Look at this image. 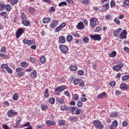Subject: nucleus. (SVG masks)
<instances>
[{
    "instance_id": "1",
    "label": "nucleus",
    "mask_w": 129,
    "mask_h": 129,
    "mask_svg": "<svg viewBox=\"0 0 129 129\" xmlns=\"http://www.w3.org/2000/svg\"><path fill=\"white\" fill-rule=\"evenodd\" d=\"M70 110L73 114H77V115H79V114H80V109L77 107L71 106Z\"/></svg>"
},
{
    "instance_id": "2",
    "label": "nucleus",
    "mask_w": 129,
    "mask_h": 129,
    "mask_svg": "<svg viewBox=\"0 0 129 129\" xmlns=\"http://www.w3.org/2000/svg\"><path fill=\"white\" fill-rule=\"evenodd\" d=\"M59 48L63 54H66L68 52V47L66 45H64L63 44H60L59 46Z\"/></svg>"
},
{
    "instance_id": "3",
    "label": "nucleus",
    "mask_w": 129,
    "mask_h": 129,
    "mask_svg": "<svg viewBox=\"0 0 129 129\" xmlns=\"http://www.w3.org/2000/svg\"><path fill=\"white\" fill-rule=\"evenodd\" d=\"M74 84L75 85H78L79 84V86H81V87H83L85 85L84 82L79 79H76L74 81Z\"/></svg>"
},
{
    "instance_id": "4",
    "label": "nucleus",
    "mask_w": 129,
    "mask_h": 129,
    "mask_svg": "<svg viewBox=\"0 0 129 129\" xmlns=\"http://www.w3.org/2000/svg\"><path fill=\"white\" fill-rule=\"evenodd\" d=\"M66 89H67V86L62 85L56 87L54 89V91H55L56 92H62V91H64V90Z\"/></svg>"
},
{
    "instance_id": "5",
    "label": "nucleus",
    "mask_w": 129,
    "mask_h": 129,
    "mask_svg": "<svg viewBox=\"0 0 129 129\" xmlns=\"http://www.w3.org/2000/svg\"><path fill=\"white\" fill-rule=\"evenodd\" d=\"M93 124L98 129H102L103 128V124H101V122L99 120H95L93 121Z\"/></svg>"
},
{
    "instance_id": "6",
    "label": "nucleus",
    "mask_w": 129,
    "mask_h": 129,
    "mask_svg": "<svg viewBox=\"0 0 129 129\" xmlns=\"http://www.w3.org/2000/svg\"><path fill=\"white\" fill-rule=\"evenodd\" d=\"M1 68H2V69H3V70H5V69L7 71V72H8L10 74H12V73H13V70H12V69H11V68H10L9 67V66L7 64H3L1 65Z\"/></svg>"
},
{
    "instance_id": "7",
    "label": "nucleus",
    "mask_w": 129,
    "mask_h": 129,
    "mask_svg": "<svg viewBox=\"0 0 129 129\" xmlns=\"http://www.w3.org/2000/svg\"><path fill=\"white\" fill-rule=\"evenodd\" d=\"M58 24H59V21L57 20H54L52 21L51 23L49 25V27L51 29H55V27H56L57 26H58Z\"/></svg>"
},
{
    "instance_id": "8",
    "label": "nucleus",
    "mask_w": 129,
    "mask_h": 129,
    "mask_svg": "<svg viewBox=\"0 0 129 129\" xmlns=\"http://www.w3.org/2000/svg\"><path fill=\"white\" fill-rule=\"evenodd\" d=\"M90 21V26H91L93 28L96 27V25H97L96 23H97V18H91Z\"/></svg>"
},
{
    "instance_id": "9",
    "label": "nucleus",
    "mask_w": 129,
    "mask_h": 129,
    "mask_svg": "<svg viewBox=\"0 0 129 129\" xmlns=\"http://www.w3.org/2000/svg\"><path fill=\"white\" fill-rule=\"evenodd\" d=\"M65 27H66V23L65 22H63L55 28V32L56 33H58V32H60V31H61L62 29L65 28Z\"/></svg>"
},
{
    "instance_id": "10",
    "label": "nucleus",
    "mask_w": 129,
    "mask_h": 129,
    "mask_svg": "<svg viewBox=\"0 0 129 129\" xmlns=\"http://www.w3.org/2000/svg\"><path fill=\"white\" fill-rule=\"evenodd\" d=\"M23 33H24V29L23 28H19L17 31L16 33V36L17 39H19L21 36L23 34Z\"/></svg>"
},
{
    "instance_id": "11",
    "label": "nucleus",
    "mask_w": 129,
    "mask_h": 129,
    "mask_svg": "<svg viewBox=\"0 0 129 129\" xmlns=\"http://www.w3.org/2000/svg\"><path fill=\"white\" fill-rule=\"evenodd\" d=\"M90 38L94 40V41H100L101 40V36L99 34L91 35Z\"/></svg>"
},
{
    "instance_id": "12",
    "label": "nucleus",
    "mask_w": 129,
    "mask_h": 129,
    "mask_svg": "<svg viewBox=\"0 0 129 129\" xmlns=\"http://www.w3.org/2000/svg\"><path fill=\"white\" fill-rule=\"evenodd\" d=\"M126 35H127V32H126V30H123L119 35L120 39H126Z\"/></svg>"
},
{
    "instance_id": "13",
    "label": "nucleus",
    "mask_w": 129,
    "mask_h": 129,
    "mask_svg": "<svg viewBox=\"0 0 129 129\" xmlns=\"http://www.w3.org/2000/svg\"><path fill=\"white\" fill-rule=\"evenodd\" d=\"M23 42L28 46H31V45H34L35 44V41L34 40L24 39Z\"/></svg>"
},
{
    "instance_id": "14",
    "label": "nucleus",
    "mask_w": 129,
    "mask_h": 129,
    "mask_svg": "<svg viewBox=\"0 0 129 129\" xmlns=\"http://www.w3.org/2000/svg\"><path fill=\"white\" fill-rule=\"evenodd\" d=\"M122 67H123V64L121 62H120L118 63V64H117L114 67V68H118V69H116V70L117 71V72L119 71H120L121 70Z\"/></svg>"
},
{
    "instance_id": "15",
    "label": "nucleus",
    "mask_w": 129,
    "mask_h": 129,
    "mask_svg": "<svg viewBox=\"0 0 129 129\" xmlns=\"http://www.w3.org/2000/svg\"><path fill=\"white\" fill-rule=\"evenodd\" d=\"M7 114L9 117H12L13 115L18 114V112H15L13 110H10L8 112Z\"/></svg>"
},
{
    "instance_id": "16",
    "label": "nucleus",
    "mask_w": 129,
    "mask_h": 129,
    "mask_svg": "<svg viewBox=\"0 0 129 129\" xmlns=\"http://www.w3.org/2000/svg\"><path fill=\"white\" fill-rule=\"evenodd\" d=\"M106 97V93L103 92L100 93L97 97V98H99V99H102L103 98H105Z\"/></svg>"
},
{
    "instance_id": "17",
    "label": "nucleus",
    "mask_w": 129,
    "mask_h": 129,
    "mask_svg": "<svg viewBox=\"0 0 129 129\" xmlns=\"http://www.w3.org/2000/svg\"><path fill=\"white\" fill-rule=\"evenodd\" d=\"M117 127V121L114 120L110 127V129H115Z\"/></svg>"
},
{
    "instance_id": "18",
    "label": "nucleus",
    "mask_w": 129,
    "mask_h": 129,
    "mask_svg": "<svg viewBox=\"0 0 129 129\" xmlns=\"http://www.w3.org/2000/svg\"><path fill=\"white\" fill-rule=\"evenodd\" d=\"M77 29H78V30H83V29H84V27L83 26V22H81L79 23L77 26Z\"/></svg>"
},
{
    "instance_id": "19",
    "label": "nucleus",
    "mask_w": 129,
    "mask_h": 129,
    "mask_svg": "<svg viewBox=\"0 0 129 129\" xmlns=\"http://www.w3.org/2000/svg\"><path fill=\"white\" fill-rule=\"evenodd\" d=\"M121 30H122V29L119 28H118L117 29L114 30V36L116 37L118 35V34H119V33H120V32H121Z\"/></svg>"
},
{
    "instance_id": "20",
    "label": "nucleus",
    "mask_w": 129,
    "mask_h": 129,
    "mask_svg": "<svg viewBox=\"0 0 129 129\" xmlns=\"http://www.w3.org/2000/svg\"><path fill=\"white\" fill-rule=\"evenodd\" d=\"M21 121H22V119H21V118H18L16 120V122L15 123V125L14 126V127H19V124H20V122H21Z\"/></svg>"
},
{
    "instance_id": "21",
    "label": "nucleus",
    "mask_w": 129,
    "mask_h": 129,
    "mask_svg": "<svg viewBox=\"0 0 129 129\" xmlns=\"http://www.w3.org/2000/svg\"><path fill=\"white\" fill-rule=\"evenodd\" d=\"M56 102L57 103H59L60 104H63L65 102V101L63 99L60 98L59 97H57L56 98Z\"/></svg>"
},
{
    "instance_id": "22",
    "label": "nucleus",
    "mask_w": 129,
    "mask_h": 129,
    "mask_svg": "<svg viewBox=\"0 0 129 129\" xmlns=\"http://www.w3.org/2000/svg\"><path fill=\"white\" fill-rule=\"evenodd\" d=\"M42 22L43 24H48L51 22V18L49 17L45 18L43 19Z\"/></svg>"
},
{
    "instance_id": "23",
    "label": "nucleus",
    "mask_w": 129,
    "mask_h": 129,
    "mask_svg": "<svg viewBox=\"0 0 129 129\" xmlns=\"http://www.w3.org/2000/svg\"><path fill=\"white\" fill-rule=\"evenodd\" d=\"M59 42L60 44H64L66 42V39H65V37L64 36H60L59 38Z\"/></svg>"
},
{
    "instance_id": "24",
    "label": "nucleus",
    "mask_w": 129,
    "mask_h": 129,
    "mask_svg": "<svg viewBox=\"0 0 129 129\" xmlns=\"http://www.w3.org/2000/svg\"><path fill=\"white\" fill-rule=\"evenodd\" d=\"M30 76L32 77V78H37V71L33 70V71L31 73Z\"/></svg>"
},
{
    "instance_id": "25",
    "label": "nucleus",
    "mask_w": 129,
    "mask_h": 129,
    "mask_svg": "<svg viewBox=\"0 0 129 129\" xmlns=\"http://www.w3.org/2000/svg\"><path fill=\"white\" fill-rule=\"evenodd\" d=\"M22 23L24 26H26V27H28V26H30V21H28V19L23 20V21H22Z\"/></svg>"
},
{
    "instance_id": "26",
    "label": "nucleus",
    "mask_w": 129,
    "mask_h": 129,
    "mask_svg": "<svg viewBox=\"0 0 129 129\" xmlns=\"http://www.w3.org/2000/svg\"><path fill=\"white\" fill-rule=\"evenodd\" d=\"M21 19L22 22H23L25 20H28V17H26V15H25V13H21Z\"/></svg>"
},
{
    "instance_id": "27",
    "label": "nucleus",
    "mask_w": 129,
    "mask_h": 129,
    "mask_svg": "<svg viewBox=\"0 0 129 129\" xmlns=\"http://www.w3.org/2000/svg\"><path fill=\"white\" fill-rule=\"evenodd\" d=\"M20 65L21 67H24L25 68H26V67L29 66V63L26 61H22L21 62Z\"/></svg>"
},
{
    "instance_id": "28",
    "label": "nucleus",
    "mask_w": 129,
    "mask_h": 129,
    "mask_svg": "<svg viewBox=\"0 0 129 129\" xmlns=\"http://www.w3.org/2000/svg\"><path fill=\"white\" fill-rule=\"evenodd\" d=\"M45 123H46V124H47V125L50 126L51 125H54V122L53 121H51V120H46L45 121Z\"/></svg>"
},
{
    "instance_id": "29",
    "label": "nucleus",
    "mask_w": 129,
    "mask_h": 129,
    "mask_svg": "<svg viewBox=\"0 0 129 129\" xmlns=\"http://www.w3.org/2000/svg\"><path fill=\"white\" fill-rule=\"evenodd\" d=\"M127 87V85L125 84H121L120 85V88L121 90H125Z\"/></svg>"
},
{
    "instance_id": "30",
    "label": "nucleus",
    "mask_w": 129,
    "mask_h": 129,
    "mask_svg": "<svg viewBox=\"0 0 129 129\" xmlns=\"http://www.w3.org/2000/svg\"><path fill=\"white\" fill-rule=\"evenodd\" d=\"M78 119V117H77V116H71L69 117V120L70 121H77Z\"/></svg>"
},
{
    "instance_id": "31",
    "label": "nucleus",
    "mask_w": 129,
    "mask_h": 129,
    "mask_svg": "<svg viewBox=\"0 0 129 129\" xmlns=\"http://www.w3.org/2000/svg\"><path fill=\"white\" fill-rule=\"evenodd\" d=\"M5 8L7 12H11V10H12V6H11L10 4H7L5 6Z\"/></svg>"
},
{
    "instance_id": "32",
    "label": "nucleus",
    "mask_w": 129,
    "mask_h": 129,
    "mask_svg": "<svg viewBox=\"0 0 129 129\" xmlns=\"http://www.w3.org/2000/svg\"><path fill=\"white\" fill-rule=\"evenodd\" d=\"M40 61L41 63H46V57L45 56H41L40 58Z\"/></svg>"
},
{
    "instance_id": "33",
    "label": "nucleus",
    "mask_w": 129,
    "mask_h": 129,
    "mask_svg": "<svg viewBox=\"0 0 129 129\" xmlns=\"http://www.w3.org/2000/svg\"><path fill=\"white\" fill-rule=\"evenodd\" d=\"M13 100H18L19 99V94L17 93H14L13 96Z\"/></svg>"
},
{
    "instance_id": "34",
    "label": "nucleus",
    "mask_w": 129,
    "mask_h": 129,
    "mask_svg": "<svg viewBox=\"0 0 129 129\" xmlns=\"http://www.w3.org/2000/svg\"><path fill=\"white\" fill-rule=\"evenodd\" d=\"M44 96L45 98H48V97H49V90L48 89H45Z\"/></svg>"
},
{
    "instance_id": "35",
    "label": "nucleus",
    "mask_w": 129,
    "mask_h": 129,
    "mask_svg": "<svg viewBox=\"0 0 129 129\" xmlns=\"http://www.w3.org/2000/svg\"><path fill=\"white\" fill-rule=\"evenodd\" d=\"M109 57H111L112 58H114L116 56V52L115 51H113L112 52L109 53Z\"/></svg>"
},
{
    "instance_id": "36",
    "label": "nucleus",
    "mask_w": 129,
    "mask_h": 129,
    "mask_svg": "<svg viewBox=\"0 0 129 129\" xmlns=\"http://www.w3.org/2000/svg\"><path fill=\"white\" fill-rule=\"evenodd\" d=\"M108 3H107L104 5H103L102 6V10H103V11H107V10H108Z\"/></svg>"
},
{
    "instance_id": "37",
    "label": "nucleus",
    "mask_w": 129,
    "mask_h": 129,
    "mask_svg": "<svg viewBox=\"0 0 129 129\" xmlns=\"http://www.w3.org/2000/svg\"><path fill=\"white\" fill-rule=\"evenodd\" d=\"M117 115H118V113L117 112L111 113L110 115V117H117Z\"/></svg>"
},
{
    "instance_id": "38",
    "label": "nucleus",
    "mask_w": 129,
    "mask_h": 129,
    "mask_svg": "<svg viewBox=\"0 0 129 129\" xmlns=\"http://www.w3.org/2000/svg\"><path fill=\"white\" fill-rule=\"evenodd\" d=\"M19 0H10L11 5L12 6H15L16 4H18Z\"/></svg>"
},
{
    "instance_id": "39",
    "label": "nucleus",
    "mask_w": 129,
    "mask_h": 129,
    "mask_svg": "<svg viewBox=\"0 0 129 129\" xmlns=\"http://www.w3.org/2000/svg\"><path fill=\"white\" fill-rule=\"evenodd\" d=\"M66 123L64 120H59L58 121V125H65Z\"/></svg>"
},
{
    "instance_id": "40",
    "label": "nucleus",
    "mask_w": 129,
    "mask_h": 129,
    "mask_svg": "<svg viewBox=\"0 0 129 129\" xmlns=\"http://www.w3.org/2000/svg\"><path fill=\"white\" fill-rule=\"evenodd\" d=\"M78 68L75 66H70V70L71 71H75V70H77Z\"/></svg>"
},
{
    "instance_id": "41",
    "label": "nucleus",
    "mask_w": 129,
    "mask_h": 129,
    "mask_svg": "<svg viewBox=\"0 0 129 129\" xmlns=\"http://www.w3.org/2000/svg\"><path fill=\"white\" fill-rule=\"evenodd\" d=\"M72 40H73V37L72 35H70L67 37V40L68 42H71Z\"/></svg>"
},
{
    "instance_id": "42",
    "label": "nucleus",
    "mask_w": 129,
    "mask_h": 129,
    "mask_svg": "<svg viewBox=\"0 0 129 129\" xmlns=\"http://www.w3.org/2000/svg\"><path fill=\"white\" fill-rule=\"evenodd\" d=\"M49 103L51 104H54L55 103V98H50L48 100Z\"/></svg>"
},
{
    "instance_id": "43",
    "label": "nucleus",
    "mask_w": 129,
    "mask_h": 129,
    "mask_svg": "<svg viewBox=\"0 0 129 129\" xmlns=\"http://www.w3.org/2000/svg\"><path fill=\"white\" fill-rule=\"evenodd\" d=\"M6 9V5L1 4H0V12L4 11Z\"/></svg>"
},
{
    "instance_id": "44",
    "label": "nucleus",
    "mask_w": 129,
    "mask_h": 129,
    "mask_svg": "<svg viewBox=\"0 0 129 129\" xmlns=\"http://www.w3.org/2000/svg\"><path fill=\"white\" fill-rule=\"evenodd\" d=\"M128 79H129L128 75H125L123 77H122V80L123 81H126V80H127Z\"/></svg>"
},
{
    "instance_id": "45",
    "label": "nucleus",
    "mask_w": 129,
    "mask_h": 129,
    "mask_svg": "<svg viewBox=\"0 0 129 129\" xmlns=\"http://www.w3.org/2000/svg\"><path fill=\"white\" fill-rule=\"evenodd\" d=\"M36 12V10L34 8H29V13L30 14H34Z\"/></svg>"
},
{
    "instance_id": "46",
    "label": "nucleus",
    "mask_w": 129,
    "mask_h": 129,
    "mask_svg": "<svg viewBox=\"0 0 129 129\" xmlns=\"http://www.w3.org/2000/svg\"><path fill=\"white\" fill-rule=\"evenodd\" d=\"M114 22L115 23V24H117V25H119L120 24V21H119V20H118V18H115L114 19Z\"/></svg>"
},
{
    "instance_id": "47",
    "label": "nucleus",
    "mask_w": 129,
    "mask_h": 129,
    "mask_svg": "<svg viewBox=\"0 0 129 129\" xmlns=\"http://www.w3.org/2000/svg\"><path fill=\"white\" fill-rule=\"evenodd\" d=\"M24 75H25V72H20L17 74V76L19 77H22V76H24Z\"/></svg>"
},
{
    "instance_id": "48",
    "label": "nucleus",
    "mask_w": 129,
    "mask_h": 129,
    "mask_svg": "<svg viewBox=\"0 0 129 129\" xmlns=\"http://www.w3.org/2000/svg\"><path fill=\"white\" fill-rule=\"evenodd\" d=\"M58 6L59 7H62L63 6H67V3L66 2H60Z\"/></svg>"
},
{
    "instance_id": "49",
    "label": "nucleus",
    "mask_w": 129,
    "mask_h": 129,
    "mask_svg": "<svg viewBox=\"0 0 129 129\" xmlns=\"http://www.w3.org/2000/svg\"><path fill=\"white\" fill-rule=\"evenodd\" d=\"M78 75L80 76H82V75H84V72L82 70H80L78 72Z\"/></svg>"
},
{
    "instance_id": "50",
    "label": "nucleus",
    "mask_w": 129,
    "mask_h": 129,
    "mask_svg": "<svg viewBox=\"0 0 129 129\" xmlns=\"http://www.w3.org/2000/svg\"><path fill=\"white\" fill-rule=\"evenodd\" d=\"M83 42H84V43H88V41H89V38L88 37H84L83 39Z\"/></svg>"
},
{
    "instance_id": "51",
    "label": "nucleus",
    "mask_w": 129,
    "mask_h": 129,
    "mask_svg": "<svg viewBox=\"0 0 129 129\" xmlns=\"http://www.w3.org/2000/svg\"><path fill=\"white\" fill-rule=\"evenodd\" d=\"M21 71H23V68H17L16 69V72H17V73H20Z\"/></svg>"
},
{
    "instance_id": "52",
    "label": "nucleus",
    "mask_w": 129,
    "mask_h": 129,
    "mask_svg": "<svg viewBox=\"0 0 129 129\" xmlns=\"http://www.w3.org/2000/svg\"><path fill=\"white\" fill-rule=\"evenodd\" d=\"M1 52L2 53H6V52H7V49H6V46H4L3 48H1Z\"/></svg>"
},
{
    "instance_id": "53",
    "label": "nucleus",
    "mask_w": 129,
    "mask_h": 129,
    "mask_svg": "<svg viewBox=\"0 0 129 129\" xmlns=\"http://www.w3.org/2000/svg\"><path fill=\"white\" fill-rule=\"evenodd\" d=\"M74 100H78L79 99V96L77 94H75L74 95Z\"/></svg>"
},
{
    "instance_id": "54",
    "label": "nucleus",
    "mask_w": 129,
    "mask_h": 129,
    "mask_svg": "<svg viewBox=\"0 0 129 129\" xmlns=\"http://www.w3.org/2000/svg\"><path fill=\"white\" fill-rule=\"evenodd\" d=\"M128 124V123L126 121H123L122 123V125L124 127L126 126Z\"/></svg>"
},
{
    "instance_id": "55",
    "label": "nucleus",
    "mask_w": 129,
    "mask_h": 129,
    "mask_svg": "<svg viewBox=\"0 0 129 129\" xmlns=\"http://www.w3.org/2000/svg\"><path fill=\"white\" fill-rule=\"evenodd\" d=\"M48 107L45 105H41V109L42 110H46Z\"/></svg>"
},
{
    "instance_id": "56",
    "label": "nucleus",
    "mask_w": 129,
    "mask_h": 129,
    "mask_svg": "<svg viewBox=\"0 0 129 129\" xmlns=\"http://www.w3.org/2000/svg\"><path fill=\"white\" fill-rule=\"evenodd\" d=\"M82 4L84 5H88L89 4V0H83Z\"/></svg>"
},
{
    "instance_id": "57",
    "label": "nucleus",
    "mask_w": 129,
    "mask_h": 129,
    "mask_svg": "<svg viewBox=\"0 0 129 129\" xmlns=\"http://www.w3.org/2000/svg\"><path fill=\"white\" fill-rule=\"evenodd\" d=\"M72 35H73L74 37H77V38H79V37H80V35L78 33H72Z\"/></svg>"
},
{
    "instance_id": "58",
    "label": "nucleus",
    "mask_w": 129,
    "mask_h": 129,
    "mask_svg": "<svg viewBox=\"0 0 129 129\" xmlns=\"http://www.w3.org/2000/svg\"><path fill=\"white\" fill-rule=\"evenodd\" d=\"M0 15L2 16V17H6L7 16V12H1L0 13Z\"/></svg>"
},
{
    "instance_id": "59",
    "label": "nucleus",
    "mask_w": 129,
    "mask_h": 129,
    "mask_svg": "<svg viewBox=\"0 0 129 129\" xmlns=\"http://www.w3.org/2000/svg\"><path fill=\"white\" fill-rule=\"evenodd\" d=\"M115 84H116V83H115V81H112L109 83V85L112 87L115 86Z\"/></svg>"
},
{
    "instance_id": "60",
    "label": "nucleus",
    "mask_w": 129,
    "mask_h": 129,
    "mask_svg": "<svg viewBox=\"0 0 129 129\" xmlns=\"http://www.w3.org/2000/svg\"><path fill=\"white\" fill-rule=\"evenodd\" d=\"M123 4L125 5V6H129V0H124Z\"/></svg>"
},
{
    "instance_id": "61",
    "label": "nucleus",
    "mask_w": 129,
    "mask_h": 129,
    "mask_svg": "<svg viewBox=\"0 0 129 129\" xmlns=\"http://www.w3.org/2000/svg\"><path fill=\"white\" fill-rule=\"evenodd\" d=\"M77 106L78 107H82V102L79 101L77 104Z\"/></svg>"
},
{
    "instance_id": "62",
    "label": "nucleus",
    "mask_w": 129,
    "mask_h": 129,
    "mask_svg": "<svg viewBox=\"0 0 129 129\" xmlns=\"http://www.w3.org/2000/svg\"><path fill=\"white\" fill-rule=\"evenodd\" d=\"M105 20H110V15L107 14L105 16Z\"/></svg>"
},
{
    "instance_id": "63",
    "label": "nucleus",
    "mask_w": 129,
    "mask_h": 129,
    "mask_svg": "<svg viewBox=\"0 0 129 129\" xmlns=\"http://www.w3.org/2000/svg\"><path fill=\"white\" fill-rule=\"evenodd\" d=\"M0 56H1L2 58H8V55H6L4 53H0Z\"/></svg>"
},
{
    "instance_id": "64",
    "label": "nucleus",
    "mask_w": 129,
    "mask_h": 129,
    "mask_svg": "<svg viewBox=\"0 0 129 129\" xmlns=\"http://www.w3.org/2000/svg\"><path fill=\"white\" fill-rule=\"evenodd\" d=\"M3 127L4 128V129H10V128L9 127V126H8V125L7 124H3Z\"/></svg>"
}]
</instances>
